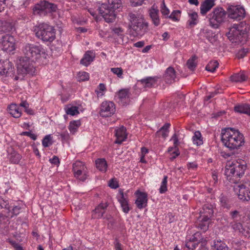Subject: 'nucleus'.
<instances>
[{"instance_id": "f257e3e1", "label": "nucleus", "mask_w": 250, "mask_h": 250, "mask_svg": "<svg viewBox=\"0 0 250 250\" xmlns=\"http://www.w3.org/2000/svg\"><path fill=\"white\" fill-rule=\"evenodd\" d=\"M221 140L224 145L230 150L237 149L245 143L243 134L233 128H227L222 130Z\"/></svg>"}, {"instance_id": "f03ea898", "label": "nucleus", "mask_w": 250, "mask_h": 250, "mask_svg": "<svg viewBox=\"0 0 250 250\" xmlns=\"http://www.w3.org/2000/svg\"><path fill=\"white\" fill-rule=\"evenodd\" d=\"M247 168L245 162L240 164L237 162H229L226 165L225 173L230 181L236 183L244 175Z\"/></svg>"}, {"instance_id": "7ed1b4c3", "label": "nucleus", "mask_w": 250, "mask_h": 250, "mask_svg": "<svg viewBox=\"0 0 250 250\" xmlns=\"http://www.w3.org/2000/svg\"><path fill=\"white\" fill-rule=\"evenodd\" d=\"M128 19L131 22L130 27L135 32L136 36H142L148 30V23L144 21L142 15L129 12Z\"/></svg>"}, {"instance_id": "20e7f679", "label": "nucleus", "mask_w": 250, "mask_h": 250, "mask_svg": "<svg viewBox=\"0 0 250 250\" xmlns=\"http://www.w3.org/2000/svg\"><path fill=\"white\" fill-rule=\"evenodd\" d=\"M22 52L26 58L31 62L37 61L40 58H46L47 54L40 45L31 43H26L22 47Z\"/></svg>"}, {"instance_id": "39448f33", "label": "nucleus", "mask_w": 250, "mask_h": 250, "mask_svg": "<svg viewBox=\"0 0 250 250\" xmlns=\"http://www.w3.org/2000/svg\"><path fill=\"white\" fill-rule=\"evenodd\" d=\"M35 30L36 36L44 42H51L55 39V29L54 27L48 24L40 23Z\"/></svg>"}, {"instance_id": "423d86ee", "label": "nucleus", "mask_w": 250, "mask_h": 250, "mask_svg": "<svg viewBox=\"0 0 250 250\" xmlns=\"http://www.w3.org/2000/svg\"><path fill=\"white\" fill-rule=\"evenodd\" d=\"M243 24L244 23L242 22L239 24H234L229 28V30L228 33H226V35L230 40L236 43L243 42V39L245 38L247 34L246 28H244Z\"/></svg>"}, {"instance_id": "0eeeda50", "label": "nucleus", "mask_w": 250, "mask_h": 250, "mask_svg": "<svg viewBox=\"0 0 250 250\" xmlns=\"http://www.w3.org/2000/svg\"><path fill=\"white\" fill-rule=\"evenodd\" d=\"M227 12L222 7H217L208 15L209 25L214 29L218 28L226 19Z\"/></svg>"}, {"instance_id": "6e6552de", "label": "nucleus", "mask_w": 250, "mask_h": 250, "mask_svg": "<svg viewBox=\"0 0 250 250\" xmlns=\"http://www.w3.org/2000/svg\"><path fill=\"white\" fill-rule=\"evenodd\" d=\"M57 9L58 7L56 4L46 0H43L37 3L33 10L35 15L45 16L46 13L55 12L57 11Z\"/></svg>"}, {"instance_id": "1a4fd4ad", "label": "nucleus", "mask_w": 250, "mask_h": 250, "mask_svg": "<svg viewBox=\"0 0 250 250\" xmlns=\"http://www.w3.org/2000/svg\"><path fill=\"white\" fill-rule=\"evenodd\" d=\"M33 62L26 58H21L17 63V72L18 75H24L27 74L33 75L35 68L33 65Z\"/></svg>"}, {"instance_id": "9d476101", "label": "nucleus", "mask_w": 250, "mask_h": 250, "mask_svg": "<svg viewBox=\"0 0 250 250\" xmlns=\"http://www.w3.org/2000/svg\"><path fill=\"white\" fill-rule=\"evenodd\" d=\"M99 13L104 18L107 22H113L116 17L118 11L112 8H110L106 3H103L98 8Z\"/></svg>"}, {"instance_id": "9b49d317", "label": "nucleus", "mask_w": 250, "mask_h": 250, "mask_svg": "<svg viewBox=\"0 0 250 250\" xmlns=\"http://www.w3.org/2000/svg\"><path fill=\"white\" fill-rule=\"evenodd\" d=\"M72 171L74 177L81 181H84L87 178V169L84 164L77 161L73 164Z\"/></svg>"}, {"instance_id": "f8f14e48", "label": "nucleus", "mask_w": 250, "mask_h": 250, "mask_svg": "<svg viewBox=\"0 0 250 250\" xmlns=\"http://www.w3.org/2000/svg\"><path fill=\"white\" fill-rule=\"evenodd\" d=\"M227 13L230 19L238 21L243 19L246 15L245 9L239 6H229L227 9Z\"/></svg>"}, {"instance_id": "ddd939ff", "label": "nucleus", "mask_w": 250, "mask_h": 250, "mask_svg": "<svg viewBox=\"0 0 250 250\" xmlns=\"http://www.w3.org/2000/svg\"><path fill=\"white\" fill-rule=\"evenodd\" d=\"M115 111V105L112 102L104 101L101 104L100 115L103 117H111Z\"/></svg>"}, {"instance_id": "4468645a", "label": "nucleus", "mask_w": 250, "mask_h": 250, "mask_svg": "<svg viewBox=\"0 0 250 250\" xmlns=\"http://www.w3.org/2000/svg\"><path fill=\"white\" fill-rule=\"evenodd\" d=\"M0 74L12 77L14 76V67L9 60H0Z\"/></svg>"}, {"instance_id": "2eb2a0df", "label": "nucleus", "mask_w": 250, "mask_h": 250, "mask_svg": "<svg viewBox=\"0 0 250 250\" xmlns=\"http://www.w3.org/2000/svg\"><path fill=\"white\" fill-rule=\"evenodd\" d=\"M2 49L7 52H11L15 50V39L9 34L3 36L1 39Z\"/></svg>"}, {"instance_id": "dca6fc26", "label": "nucleus", "mask_w": 250, "mask_h": 250, "mask_svg": "<svg viewBox=\"0 0 250 250\" xmlns=\"http://www.w3.org/2000/svg\"><path fill=\"white\" fill-rule=\"evenodd\" d=\"M118 200L121 204L123 211L125 213H128L130 208L128 205L127 197L126 194H124L123 190L122 189H120L119 190Z\"/></svg>"}, {"instance_id": "f3484780", "label": "nucleus", "mask_w": 250, "mask_h": 250, "mask_svg": "<svg viewBox=\"0 0 250 250\" xmlns=\"http://www.w3.org/2000/svg\"><path fill=\"white\" fill-rule=\"evenodd\" d=\"M137 194H138V196L135 204L137 208L139 209L145 208L147 206V194L145 192L139 191H137Z\"/></svg>"}, {"instance_id": "a211bd4d", "label": "nucleus", "mask_w": 250, "mask_h": 250, "mask_svg": "<svg viewBox=\"0 0 250 250\" xmlns=\"http://www.w3.org/2000/svg\"><path fill=\"white\" fill-rule=\"evenodd\" d=\"M116 144H121L126 138V128L124 126L115 130Z\"/></svg>"}, {"instance_id": "6ab92c4d", "label": "nucleus", "mask_w": 250, "mask_h": 250, "mask_svg": "<svg viewBox=\"0 0 250 250\" xmlns=\"http://www.w3.org/2000/svg\"><path fill=\"white\" fill-rule=\"evenodd\" d=\"M164 78L165 82L168 83H171L175 82L176 78L175 71L173 67H169L167 69Z\"/></svg>"}, {"instance_id": "aec40b11", "label": "nucleus", "mask_w": 250, "mask_h": 250, "mask_svg": "<svg viewBox=\"0 0 250 250\" xmlns=\"http://www.w3.org/2000/svg\"><path fill=\"white\" fill-rule=\"evenodd\" d=\"M159 10L154 7V5L151 7L149 11V14L151 21L156 26H158L160 23V20L159 16Z\"/></svg>"}, {"instance_id": "412c9836", "label": "nucleus", "mask_w": 250, "mask_h": 250, "mask_svg": "<svg viewBox=\"0 0 250 250\" xmlns=\"http://www.w3.org/2000/svg\"><path fill=\"white\" fill-rule=\"evenodd\" d=\"M215 0H205L201 4L200 12L202 15H205L210 10L214 5Z\"/></svg>"}, {"instance_id": "4be33fe9", "label": "nucleus", "mask_w": 250, "mask_h": 250, "mask_svg": "<svg viewBox=\"0 0 250 250\" xmlns=\"http://www.w3.org/2000/svg\"><path fill=\"white\" fill-rule=\"evenodd\" d=\"M157 78L156 77H147L145 79H142L139 81L141 84L144 88H151L155 86L156 84Z\"/></svg>"}, {"instance_id": "5701e85b", "label": "nucleus", "mask_w": 250, "mask_h": 250, "mask_svg": "<svg viewBox=\"0 0 250 250\" xmlns=\"http://www.w3.org/2000/svg\"><path fill=\"white\" fill-rule=\"evenodd\" d=\"M239 192L237 193L238 198L242 201H249L250 199H247L248 198V192H250L249 188H246V186L242 184L238 186Z\"/></svg>"}, {"instance_id": "b1692460", "label": "nucleus", "mask_w": 250, "mask_h": 250, "mask_svg": "<svg viewBox=\"0 0 250 250\" xmlns=\"http://www.w3.org/2000/svg\"><path fill=\"white\" fill-rule=\"evenodd\" d=\"M235 112L250 116V104L246 103L241 104L234 106Z\"/></svg>"}, {"instance_id": "393cba45", "label": "nucleus", "mask_w": 250, "mask_h": 250, "mask_svg": "<svg viewBox=\"0 0 250 250\" xmlns=\"http://www.w3.org/2000/svg\"><path fill=\"white\" fill-rule=\"evenodd\" d=\"M200 213L201 217H208V219H210L213 213V206L208 204L204 205Z\"/></svg>"}, {"instance_id": "a878e982", "label": "nucleus", "mask_w": 250, "mask_h": 250, "mask_svg": "<svg viewBox=\"0 0 250 250\" xmlns=\"http://www.w3.org/2000/svg\"><path fill=\"white\" fill-rule=\"evenodd\" d=\"M211 247L215 250H229L226 243L221 239L214 240Z\"/></svg>"}, {"instance_id": "bb28decb", "label": "nucleus", "mask_w": 250, "mask_h": 250, "mask_svg": "<svg viewBox=\"0 0 250 250\" xmlns=\"http://www.w3.org/2000/svg\"><path fill=\"white\" fill-rule=\"evenodd\" d=\"M199 223L197 225V228L205 232L209 228V219L208 217H200Z\"/></svg>"}, {"instance_id": "cd10ccee", "label": "nucleus", "mask_w": 250, "mask_h": 250, "mask_svg": "<svg viewBox=\"0 0 250 250\" xmlns=\"http://www.w3.org/2000/svg\"><path fill=\"white\" fill-rule=\"evenodd\" d=\"M13 27L11 22L0 20V33L9 32L12 30Z\"/></svg>"}, {"instance_id": "c85d7f7f", "label": "nucleus", "mask_w": 250, "mask_h": 250, "mask_svg": "<svg viewBox=\"0 0 250 250\" xmlns=\"http://www.w3.org/2000/svg\"><path fill=\"white\" fill-rule=\"evenodd\" d=\"M96 168L101 172H105L107 170V164L104 158H99L95 161Z\"/></svg>"}, {"instance_id": "c756f323", "label": "nucleus", "mask_w": 250, "mask_h": 250, "mask_svg": "<svg viewBox=\"0 0 250 250\" xmlns=\"http://www.w3.org/2000/svg\"><path fill=\"white\" fill-rule=\"evenodd\" d=\"M92 52L87 51L84 55L83 57L81 60V63L84 66H88L93 61L94 56L92 55Z\"/></svg>"}, {"instance_id": "7c9ffc66", "label": "nucleus", "mask_w": 250, "mask_h": 250, "mask_svg": "<svg viewBox=\"0 0 250 250\" xmlns=\"http://www.w3.org/2000/svg\"><path fill=\"white\" fill-rule=\"evenodd\" d=\"M9 113L14 118H19L21 116V111L16 104H11L8 107Z\"/></svg>"}, {"instance_id": "2f4dec72", "label": "nucleus", "mask_w": 250, "mask_h": 250, "mask_svg": "<svg viewBox=\"0 0 250 250\" xmlns=\"http://www.w3.org/2000/svg\"><path fill=\"white\" fill-rule=\"evenodd\" d=\"M170 126V124H165L159 131L156 133V135L158 137H160L161 135L164 139L167 137L169 132L168 128Z\"/></svg>"}, {"instance_id": "473e14b6", "label": "nucleus", "mask_w": 250, "mask_h": 250, "mask_svg": "<svg viewBox=\"0 0 250 250\" xmlns=\"http://www.w3.org/2000/svg\"><path fill=\"white\" fill-rule=\"evenodd\" d=\"M107 206V203H101L95 209L94 211L98 218H101L103 216Z\"/></svg>"}, {"instance_id": "72a5a7b5", "label": "nucleus", "mask_w": 250, "mask_h": 250, "mask_svg": "<svg viewBox=\"0 0 250 250\" xmlns=\"http://www.w3.org/2000/svg\"><path fill=\"white\" fill-rule=\"evenodd\" d=\"M3 205H4L5 208L8 210V217H12L13 215H17L19 214L20 212V209H21V207L19 206H15L12 207V211H11L10 206L8 205H4V203L3 204Z\"/></svg>"}, {"instance_id": "f704fd0d", "label": "nucleus", "mask_w": 250, "mask_h": 250, "mask_svg": "<svg viewBox=\"0 0 250 250\" xmlns=\"http://www.w3.org/2000/svg\"><path fill=\"white\" fill-rule=\"evenodd\" d=\"M189 19L188 21V24L190 28L193 27L198 22V15L196 12L188 13Z\"/></svg>"}, {"instance_id": "c9c22d12", "label": "nucleus", "mask_w": 250, "mask_h": 250, "mask_svg": "<svg viewBox=\"0 0 250 250\" xmlns=\"http://www.w3.org/2000/svg\"><path fill=\"white\" fill-rule=\"evenodd\" d=\"M198 246V242L195 239H193V235L186 242V247L189 250H194Z\"/></svg>"}, {"instance_id": "e433bc0d", "label": "nucleus", "mask_w": 250, "mask_h": 250, "mask_svg": "<svg viewBox=\"0 0 250 250\" xmlns=\"http://www.w3.org/2000/svg\"><path fill=\"white\" fill-rule=\"evenodd\" d=\"M193 144L197 146H200L203 144V141L202 138V135L199 131L195 132L194 136L192 137Z\"/></svg>"}, {"instance_id": "4c0bfd02", "label": "nucleus", "mask_w": 250, "mask_h": 250, "mask_svg": "<svg viewBox=\"0 0 250 250\" xmlns=\"http://www.w3.org/2000/svg\"><path fill=\"white\" fill-rule=\"evenodd\" d=\"M247 80V77L243 73H237L230 77V80L234 82H242Z\"/></svg>"}, {"instance_id": "58836bf2", "label": "nucleus", "mask_w": 250, "mask_h": 250, "mask_svg": "<svg viewBox=\"0 0 250 250\" xmlns=\"http://www.w3.org/2000/svg\"><path fill=\"white\" fill-rule=\"evenodd\" d=\"M81 122L80 120H75L70 122L69 125V129L71 133L74 134L77 131L78 128L81 125Z\"/></svg>"}, {"instance_id": "ea45409f", "label": "nucleus", "mask_w": 250, "mask_h": 250, "mask_svg": "<svg viewBox=\"0 0 250 250\" xmlns=\"http://www.w3.org/2000/svg\"><path fill=\"white\" fill-rule=\"evenodd\" d=\"M197 57L194 55L192 56L191 58L188 59L187 62V65L188 68L190 70H194L197 66V63L196 62V60H197Z\"/></svg>"}, {"instance_id": "a19ab883", "label": "nucleus", "mask_w": 250, "mask_h": 250, "mask_svg": "<svg viewBox=\"0 0 250 250\" xmlns=\"http://www.w3.org/2000/svg\"><path fill=\"white\" fill-rule=\"evenodd\" d=\"M110 8L116 9L118 11V10L122 5L121 0H108V4Z\"/></svg>"}, {"instance_id": "79ce46f5", "label": "nucleus", "mask_w": 250, "mask_h": 250, "mask_svg": "<svg viewBox=\"0 0 250 250\" xmlns=\"http://www.w3.org/2000/svg\"><path fill=\"white\" fill-rule=\"evenodd\" d=\"M193 239H195L198 242V244H201V246H204L206 245L207 240L204 238L201 233L197 232L193 235Z\"/></svg>"}, {"instance_id": "37998d69", "label": "nucleus", "mask_w": 250, "mask_h": 250, "mask_svg": "<svg viewBox=\"0 0 250 250\" xmlns=\"http://www.w3.org/2000/svg\"><path fill=\"white\" fill-rule=\"evenodd\" d=\"M230 226L232 229L235 231H238L242 233H244L245 229L243 228V226L240 223L232 222L230 223Z\"/></svg>"}, {"instance_id": "c03bdc74", "label": "nucleus", "mask_w": 250, "mask_h": 250, "mask_svg": "<svg viewBox=\"0 0 250 250\" xmlns=\"http://www.w3.org/2000/svg\"><path fill=\"white\" fill-rule=\"evenodd\" d=\"M219 65L218 62L216 61H210L206 66V70L211 72H214Z\"/></svg>"}, {"instance_id": "a18cd8bd", "label": "nucleus", "mask_w": 250, "mask_h": 250, "mask_svg": "<svg viewBox=\"0 0 250 250\" xmlns=\"http://www.w3.org/2000/svg\"><path fill=\"white\" fill-rule=\"evenodd\" d=\"M65 110L67 115L71 116H74L79 113L78 107L75 106H72L70 107H65Z\"/></svg>"}, {"instance_id": "49530a36", "label": "nucleus", "mask_w": 250, "mask_h": 250, "mask_svg": "<svg viewBox=\"0 0 250 250\" xmlns=\"http://www.w3.org/2000/svg\"><path fill=\"white\" fill-rule=\"evenodd\" d=\"M21 158V156L18 153L14 151L11 153L10 158V161L14 164H18Z\"/></svg>"}, {"instance_id": "de8ad7c7", "label": "nucleus", "mask_w": 250, "mask_h": 250, "mask_svg": "<svg viewBox=\"0 0 250 250\" xmlns=\"http://www.w3.org/2000/svg\"><path fill=\"white\" fill-rule=\"evenodd\" d=\"M220 201L221 205L228 209L230 208V205L229 204V200L228 198L223 195H221L220 197Z\"/></svg>"}, {"instance_id": "09e8293b", "label": "nucleus", "mask_w": 250, "mask_h": 250, "mask_svg": "<svg viewBox=\"0 0 250 250\" xmlns=\"http://www.w3.org/2000/svg\"><path fill=\"white\" fill-rule=\"evenodd\" d=\"M52 137L50 135H46L42 140V146L44 147L49 146L52 144Z\"/></svg>"}, {"instance_id": "8fccbe9b", "label": "nucleus", "mask_w": 250, "mask_h": 250, "mask_svg": "<svg viewBox=\"0 0 250 250\" xmlns=\"http://www.w3.org/2000/svg\"><path fill=\"white\" fill-rule=\"evenodd\" d=\"M161 12L162 15L166 18H168L169 16V10L166 6L164 0L163 1L161 6Z\"/></svg>"}, {"instance_id": "3c124183", "label": "nucleus", "mask_w": 250, "mask_h": 250, "mask_svg": "<svg viewBox=\"0 0 250 250\" xmlns=\"http://www.w3.org/2000/svg\"><path fill=\"white\" fill-rule=\"evenodd\" d=\"M181 11L180 10H174L171 14L168 16V18L172 19L173 21H179Z\"/></svg>"}, {"instance_id": "603ef678", "label": "nucleus", "mask_w": 250, "mask_h": 250, "mask_svg": "<svg viewBox=\"0 0 250 250\" xmlns=\"http://www.w3.org/2000/svg\"><path fill=\"white\" fill-rule=\"evenodd\" d=\"M167 176H165L161 183V187L159 189V191L161 193H163L167 190Z\"/></svg>"}, {"instance_id": "864d4df0", "label": "nucleus", "mask_w": 250, "mask_h": 250, "mask_svg": "<svg viewBox=\"0 0 250 250\" xmlns=\"http://www.w3.org/2000/svg\"><path fill=\"white\" fill-rule=\"evenodd\" d=\"M77 79L79 82L86 81L89 79V74L88 73L84 71L79 72Z\"/></svg>"}, {"instance_id": "5fc2aeb1", "label": "nucleus", "mask_w": 250, "mask_h": 250, "mask_svg": "<svg viewBox=\"0 0 250 250\" xmlns=\"http://www.w3.org/2000/svg\"><path fill=\"white\" fill-rule=\"evenodd\" d=\"M249 48H243L240 50L236 54V57L238 59L243 58L246 54L249 52Z\"/></svg>"}, {"instance_id": "6e6d98bb", "label": "nucleus", "mask_w": 250, "mask_h": 250, "mask_svg": "<svg viewBox=\"0 0 250 250\" xmlns=\"http://www.w3.org/2000/svg\"><path fill=\"white\" fill-rule=\"evenodd\" d=\"M111 71L119 78H122L123 71L121 67L111 68Z\"/></svg>"}, {"instance_id": "4d7b16f0", "label": "nucleus", "mask_w": 250, "mask_h": 250, "mask_svg": "<svg viewBox=\"0 0 250 250\" xmlns=\"http://www.w3.org/2000/svg\"><path fill=\"white\" fill-rule=\"evenodd\" d=\"M118 96L121 99H125L128 96V91L126 89H122L119 91Z\"/></svg>"}, {"instance_id": "13d9d810", "label": "nucleus", "mask_w": 250, "mask_h": 250, "mask_svg": "<svg viewBox=\"0 0 250 250\" xmlns=\"http://www.w3.org/2000/svg\"><path fill=\"white\" fill-rule=\"evenodd\" d=\"M108 186L112 188L116 189L119 187V184L116 179H112L109 181Z\"/></svg>"}, {"instance_id": "bf43d9fd", "label": "nucleus", "mask_w": 250, "mask_h": 250, "mask_svg": "<svg viewBox=\"0 0 250 250\" xmlns=\"http://www.w3.org/2000/svg\"><path fill=\"white\" fill-rule=\"evenodd\" d=\"M22 135L27 136L32 139L33 140H36L37 139V136L31 132V131H25L22 132L21 134Z\"/></svg>"}, {"instance_id": "052dcab7", "label": "nucleus", "mask_w": 250, "mask_h": 250, "mask_svg": "<svg viewBox=\"0 0 250 250\" xmlns=\"http://www.w3.org/2000/svg\"><path fill=\"white\" fill-rule=\"evenodd\" d=\"M49 161L51 164L57 166L60 164L59 158L56 156H54L52 159H50Z\"/></svg>"}, {"instance_id": "680f3d73", "label": "nucleus", "mask_w": 250, "mask_h": 250, "mask_svg": "<svg viewBox=\"0 0 250 250\" xmlns=\"http://www.w3.org/2000/svg\"><path fill=\"white\" fill-rule=\"evenodd\" d=\"M145 0H130L131 4L133 6H137L142 4Z\"/></svg>"}, {"instance_id": "e2e57ef3", "label": "nucleus", "mask_w": 250, "mask_h": 250, "mask_svg": "<svg viewBox=\"0 0 250 250\" xmlns=\"http://www.w3.org/2000/svg\"><path fill=\"white\" fill-rule=\"evenodd\" d=\"M230 215L233 220H235L239 216V212L237 210L230 211Z\"/></svg>"}, {"instance_id": "0e129e2a", "label": "nucleus", "mask_w": 250, "mask_h": 250, "mask_svg": "<svg viewBox=\"0 0 250 250\" xmlns=\"http://www.w3.org/2000/svg\"><path fill=\"white\" fill-rule=\"evenodd\" d=\"M6 0H0V12L3 11L6 7Z\"/></svg>"}, {"instance_id": "69168bd1", "label": "nucleus", "mask_w": 250, "mask_h": 250, "mask_svg": "<svg viewBox=\"0 0 250 250\" xmlns=\"http://www.w3.org/2000/svg\"><path fill=\"white\" fill-rule=\"evenodd\" d=\"M113 31L118 36L121 35V33L123 32V29L120 27L114 28L113 29Z\"/></svg>"}, {"instance_id": "338daca9", "label": "nucleus", "mask_w": 250, "mask_h": 250, "mask_svg": "<svg viewBox=\"0 0 250 250\" xmlns=\"http://www.w3.org/2000/svg\"><path fill=\"white\" fill-rule=\"evenodd\" d=\"M171 140H173L174 141V145L175 147H176L177 145H178V137H177V136L176 133H174L173 135V136L171 138Z\"/></svg>"}, {"instance_id": "774afa93", "label": "nucleus", "mask_w": 250, "mask_h": 250, "mask_svg": "<svg viewBox=\"0 0 250 250\" xmlns=\"http://www.w3.org/2000/svg\"><path fill=\"white\" fill-rule=\"evenodd\" d=\"M188 167L189 168H192V169H194L195 168H196L197 167V165L195 163H194V162H192V163H189L188 165Z\"/></svg>"}]
</instances>
